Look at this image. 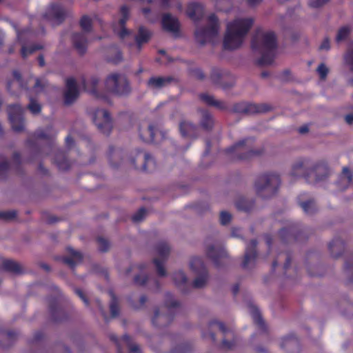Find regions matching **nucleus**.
<instances>
[{"instance_id": "nucleus-1", "label": "nucleus", "mask_w": 353, "mask_h": 353, "mask_svg": "<svg viewBox=\"0 0 353 353\" xmlns=\"http://www.w3.org/2000/svg\"><path fill=\"white\" fill-rule=\"evenodd\" d=\"M277 38L273 31H256L251 41L252 49L259 52L261 57L257 60L259 65H271L275 58L277 49Z\"/></svg>"}, {"instance_id": "nucleus-2", "label": "nucleus", "mask_w": 353, "mask_h": 353, "mask_svg": "<svg viewBox=\"0 0 353 353\" xmlns=\"http://www.w3.org/2000/svg\"><path fill=\"white\" fill-rule=\"evenodd\" d=\"M327 163L320 161L313 165L307 158L299 159L292 165L290 175L292 177H303L307 183L323 181L329 175Z\"/></svg>"}, {"instance_id": "nucleus-3", "label": "nucleus", "mask_w": 353, "mask_h": 353, "mask_svg": "<svg viewBox=\"0 0 353 353\" xmlns=\"http://www.w3.org/2000/svg\"><path fill=\"white\" fill-rule=\"evenodd\" d=\"M253 23L252 18H238L229 22L223 38V48L232 50L240 48Z\"/></svg>"}, {"instance_id": "nucleus-4", "label": "nucleus", "mask_w": 353, "mask_h": 353, "mask_svg": "<svg viewBox=\"0 0 353 353\" xmlns=\"http://www.w3.org/2000/svg\"><path fill=\"white\" fill-rule=\"evenodd\" d=\"M52 127H48L46 129H39L33 134L35 141L45 140L47 144L45 147L38 150L39 153H45L46 155L54 154L53 163L60 170H68L71 164L67 159L64 150L57 147L55 141L53 140L50 132Z\"/></svg>"}, {"instance_id": "nucleus-5", "label": "nucleus", "mask_w": 353, "mask_h": 353, "mask_svg": "<svg viewBox=\"0 0 353 353\" xmlns=\"http://www.w3.org/2000/svg\"><path fill=\"white\" fill-rule=\"evenodd\" d=\"M254 139L245 138L225 149L224 152L231 161H248L264 152L263 148L254 149Z\"/></svg>"}, {"instance_id": "nucleus-6", "label": "nucleus", "mask_w": 353, "mask_h": 353, "mask_svg": "<svg viewBox=\"0 0 353 353\" xmlns=\"http://www.w3.org/2000/svg\"><path fill=\"white\" fill-rule=\"evenodd\" d=\"M281 185V178L275 173L259 176L255 182L256 194L263 199H269L276 194Z\"/></svg>"}, {"instance_id": "nucleus-7", "label": "nucleus", "mask_w": 353, "mask_h": 353, "mask_svg": "<svg viewBox=\"0 0 353 353\" xmlns=\"http://www.w3.org/2000/svg\"><path fill=\"white\" fill-rule=\"evenodd\" d=\"M208 21L207 26L199 28L194 32L196 41L202 46L207 43H213L219 32V24L217 17L212 14L208 16Z\"/></svg>"}, {"instance_id": "nucleus-8", "label": "nucleus", "mask_w": 353, "mask_h": 353, "mask_svg": "<svg viewBox=\"0 0 353 353\" xmlns=\"http://www.w3.org/2000/svg\"><path fill=\"white\" fill-rule=\"evenodd\" d=\"M105 87L110 92L118 96H127L131 92L128 79L117 73L112 74L107 77Z\"/></svg>"}, {"instance_id": "nucleus-9", "label": "nucleus", "mask_w": 353, "mask_h": 353, "mask_svg": "<svg viewBox=\"0 0 353 353\" xmlns=\"http://www.w3.org/2000/svg\"><path fill=\"white\" fill-rule=\"evenodd\" d=\"M54 290L57 293L56 297H50L48 299L49 311L51 319L54 322H62L68 318L65 310L61 305L65 299L57 287H54Z\"/></svg>"}, {"instance_id": "nucleus-10", "label": "nucleus", "mask_w": 353, "mask_h": 353, "mask_svg": "<svg viewBox=\"0 0 353 353\" xmlns=\"http://www.w3.org/2000/svg\"><path fill=\"white\" fill-rule=\"evenodd\" d=\"M279 234L283 243L298 242L307 239L304 230L296 223H291L288 226L281 228Z\"/></svg>"}, {"instance_id": "nucleus-11", "label": "nucleus", "mask_w": 353, "mask_h": 353, "mask_svg": "<svg viewBox=\"0 0 353 353\" xmlns=\"http://www.w3.org/2000/svg\"><path fill=\"white\" fill-rule=\"evenodd\" d=\"M190 266L191 270L198 276L194 280L192 287L194 288H201L205 286L208 279V271L201 257L194 256L191 259Z\"/></svg>"}, {"instance_id": "nucleus-12", "label": "nucleus", "mask_w": 353, "mask_h": 353, "mask_svg": "<svg viewBox=\"0 0 353 353\" xmlns=\"http://www.w3.org/2000/svg\"><path fill=\"white\" fill-rule=\"evenodd\" d=\"M271 110L272 107L266 103H253L244 101L235 103L232 108L234 112L245 114L265 113Z\"/></svg>"}, {"instance_id": "nucleus-13", "label": "nucleus", "mask_w": 353, "mask_h": 353, "mask_svg": "<svg viewBox=\"0 0 353 353\" xmlns=\"http://www.w3.org/2000/svg\"><path fill=\"white\" fill-rule=\"evenodd\" d=\"M8 114L12 130L21 132L24 128V108L19 104L9 105Z\"/></svg>"}, {"instance_id": "nucleus-14", "label": "nucleus", "mask_w": 353, "mask_h": 353, "mask_svg": "<svg viewBox=\"0 0 353 353\" xmlns=\"http://www.w3.org/2000/svg\"><path fill=\"white\" fill-rule=\"evenodd\" d=\"M93 121L101 132L110 135L112 129V120L108 110H97L93 116Z\"/></svg>"}, {"instance_id": "nucleus-15", "label": "nucleus", "mask_w": 353, "mask_h": 353, "mask_svg": "<svg viewBox=\"0 0 353 353\" xmlns=\"http://www.w3.org/2000/svg\"><path fill=\"white\" fill-rule=\"evenodd\" d=\"M155 250L159 257L154 259L153 263L156 266L158 275L164 276L166 275L164 263L170 254V248L166 242L163 241L157 244Z\"/></svg>"}, {"instance_id": "nucleus-16", "label": "nucleus", "mask_w": 353, "mask_h": 353, "mask_svg": "<svg viewBox=\"0 0 353 353\" xmlns=\"http://www.w3.org/2000/svg\"><path fill=\"white\" fill-rule=\"evenodd\" d=\"M207 256L212 260L216 268H220L225 264L228 258V254L222 247L216 248L214 245L208 246L206 250Z\"/></svg>"}, {"instance_id": "nucleus-17", "label": "nucleus", "mask_w": 353, "mask_h": 353, "mask_svg": "<svg viewBox=\"0 0 353 353\" xmlns=\"http://www.w3.org/2000/svg\"><path fill=\"white\" fill-rule=\"evenodd\" d=\"M67 15L64 8L58 3H52L46 10L43 17L49 21H54L57 25L61 24Z\"/></svg>"}, {"instance_id": "nucleus-18", "label": "nucleus", "mask_w": 353, "mask_h": 353, "mask_svg": "<svg viewBox=\"0 0 353 353\" xmlns=\"http://www.w3.org/2000/svg\"><path fill=\"white\" fill-rule=\"evenodd\" d=\"M258 242L256 239H252L247 245L244 259L241 264L243 269H248L250 266H254L257 258L256 246Z\"/></svg>"}, {"instance_id": "nucleus-19", "label": "nucleus", "mask_w": 353, "mask_h": 353, "mask_svg": "<svg viewBox=\"0 0 353 353\" xmlns=\"http://www.w3.org/2000/svg\"><path fill=\"white\" fill-rule=\"evenodd\" d=\"M66 91L64 93V103L65 105L73 103L79 97V90L74 78L70 77L66 79Z\"/></svg>"}, {"instance_id": "nucleus-20", "label": "nucleus", "mask_w": 353, "mask_h": 353, "mask_svg": "<svg viewBox=\"0 0 353 353\" xmlns=\"http://www.w3.org/2000/svg\"><path fill=\"white\" fill-rule=\"evenodd\" d=\"M179 128L183 137L196 139L199 137V127L191 121L182 120Z\"/></svg>"}, {"instance_id": "nucleus-21", "label": "nucleus", "mask_w": 353, "mask_h": 353, "mask_svg": "<svg viewBox=\"0 0 353 353\" xmlns=\"http://www.w3.org/2000/svg\"><path fill=\"white\" fill-rule=\"evenodd\" d=\"M162 27L164 30L171 32L175 36H178L180 32V23L176 17L170 14H165L162 17Z\"/></svg>"}, {"instance_id": "nucleus-22", "label": "nucleus", "mask_w": 353, "mask_h": 353, "mask_svg": "<svg viewBox=\"0 0 353 353\" xmlns=\"http://www.w3.org/2000/svg\"><path fill=\"white\" fill-rule=\"evenodd\" d=\"M157 126L154 124H146L143 123L139 128V134L140 139L145 143H153Z\"/></svg>"}, {"instance_id": "nucleus-23", "label": "nucleus", "mask_w": 353, "mask_h": 353, "mask_svg": "<svg viewBox=\"0 0 353 353\" xmlns=\"http://www.w3.org/2000/svg\"><path fill=\"white\" fill-rule=\"evenodd\" d=\"M99 82V79L97 77H91L89 81H87L85 78L82 79L81 83L83 88L87 92L91 93L96 98H103L108 103H110L109 99L106 97L100 96L97 91V85Z\"/></svg>"}, {"instance_id": "nucleus-24", "label": "nucleus", "mask_w": 353, "mask_h": 353, "mask_svg": "<svg viewBox=\"0 0 353 353\" xmlns=\"http://www.w3.org/2000/svg\"><path fill=\"white\" fill-rule=\"evenodd\" d=\"M66 250L69 255L63 256L62 261L71 268H74L77 264L81 263L83 256L80 252L74 250L71 247H68Z\"/></svg>"}, {"instance_id": "nucleus-25", "label": "nucleus", "mask_w": 353, "mask_h": 353, "mask_svg": "<svg viewBox=\"0 0 353 353\" xmlns=\"http://www.w3.org/2000/svg\"><path fill=\"white\" fill-rule=\"evenodd\" d=\"M228 75L229 73L223 72L219 68H212L210 74V79L214 84L219 85L223 89H226L232 86V83H228L223 81V79Z\"/></svg>"}, {"instance_id": "nucleus-26", "label": "nucleus", "mask_w": 353, "mask_h": 353, "mask_svg": "<svg viewBox=\"0 0 353 353\" xmlns=\"http://www.w3.org/2000/svg\"><path fill=\"white\" fill-rule=\"evenodd\" d=\"M186 13L194 21H199L203 15V7L201 3L192 2L188 5Z\"/></svg>"}, {"instance_id": "nucleus-27", "label": "nucleus", "mask_w": 353, "mask_h": 353, "mask_svg": "<svg viewBox=\"0 0 353 353\" xmlns=\"http://www.w3.org/2000/svg\"><path fill=\"white\" fill-rule=\"evenodd\" d=\"M345 243L339 237H335L329 243L328 249L333 258L338 259L342 256L345 250Z\"/></svg>"}, {"instance_id": "nucleus-28", "label": "nucleus", "mask_w": 353, "mask_h": 353, "mask_svg": "<svg viewBox=\"0 0 353 353\" xmlns=\"http://www.w3.org/2000/svg\"><path fill=\"white\" fill-rule=\"evenodd\" d=\"M215 325L218 327L219 331L223 334L230 332L223 323L215 320L210 321L208 325L209 332H203L202 336L205 339H210L213 343L216 342V336L214 332L212 331V329Z\"/></svg>"}, {"instance_id": "nucleus-29", "label": "nucleus", "mask_w": 353, "mask_h": 353, "mask_svg": "<svg viewBox=\"0 0 353 353\" xmlns=\"http://www.w3.org/2000/svg\"><path fill=\"white\" fill-rule=\"evenodd\" d=\"M120 13L121 14V18L119 19V23L121 29L118 32V34L120 38L123 39L125 36L130 34V31L125 28V23L128 20L130 15L129 8L125 5L122 6L120 8Z\"/></svg>"}, {"instance_id": "nucleus-30", "label": "nucleus", "mask_w": 353, "mask_h": 353, "mask_svg": "<svg viewBox=\"0 0 353 353\" xmlns=\"http://www.w3.org/2000/svg\"><path fill=\"white\" fill-rule=\"evenodd\" d=\"M72 40L74 48L80 54H83L87 50V39L84 33L77 32L74 33L72 37Z\"/></svg>"}, {"instance_id": "nucleus-31", "label": "nucleus", "mask_w": 353, "mask_h": 353, "mask_svg": "<svg viewBox=\"0 0 353 353\" xmlns=\"http://www.w3.org/2000/svg\"><path fill=\"white\" fill-rule=\"evenodd\" d=\"M174 81L171 76L168 77H152L147 82L148 87L152 88H162Z\"/></svg>"}, {"instance_id": "nucleus-32", "label": "nucleus", "mask_w": 353, "mask_h": 353, "mask_svg": "<svg viewBox=\"0 0 353 353\" xmlns=\"http://www.w3.org/2000/svg\"><path fill=\"white\" fill-rule=\"evenodd\" d=\"M28 34V31H22L18 32L17 39L22 43V48L21 50V57L23 59H26L30 54L34 53L35 51L41 50L43 48V46L40 44H34L31 45L29 47H27L24 45L22 41V37Z\"/></svg>"}, {"instance_id": "nucleus-33", "label": "nucleus", "mask_w": 353, "mask_h": 353, "mask_svg": "<svg viewBox=\"0 0 353 353\" xmlns=\"http://www.w3.org/2000/svg\"><path fill=\"white\" fill-rule=\"evenodd\" d=\"M172 279L176 286L179 288L183 293L185 294L188 292L190 285L188 282V278L183 271L179 270L174 272Z\"/></svg>"}, {"instance_id": "nucleus-34", "label": "nucleus", "mask_w": 353, "mask_h": 353, "mask_svg": "<svg viewBox=\"0 0 353 353\" xmlns=\"http://www.w3.org/2000/svg\"><path fill=\"white\" fill-rule=\"evenodd\" d=\"M250 310L251 316L253 319L254 323L256 325L258 329L261 331V332H266L268 330L267 325L263 321L258 307L253 305H250Z\"/></svg>"}, {"instance_id": "nucleus-35", "label": "nucleus", "mask_w": 353, "mask_h": 353, "mask_svg": "<svg viewBox=\"0 0 353 353\" xmlns=\"http://www.w3.org/2000/svg\"><path fill=\"white\" fill-rule=\"evenodd\" d=\"M172 319V314H161L159 310L157 308L154 311V315L152 319V323L155 327H162L170 323Z\"/></svg>"}, {"instance_id": "nucleus-36", "label": "nucleus", "mask_w": 353, "mask_h": 353, "mask_svg": "<svg viewBox=\"0 0 353 353\" xmlns=\"http://www.w3.org/2000/svg\"><path fill=\"white\" fill-rule=\"evenodd\" d=\"M352 182V174L347 168H343L342 174L340 175L339 181L336 183L337 188L341 190H345Z\"/></svg>"}, {"instance_id": "nucleus-37", "label": "nucleus", "mask_w": 353, "mask_h": 353, "mask_svg": "<svg viewBox=\"0 0 353 353\" xmlns=\"http://www.w3.org/2000/svg\"><path fill=\"white\" fill-rule=\"evenodd\" d=\"M151 37L150 32L143 26L139 28L138 34L135 37L136 46L139 51L141 50V46L143 43L149 41Z\"/></svg>"}, {"instance_id": "nucleus-38", "label": "nucleus", "mask_w": 353, "mask_h": 353, "mask_svg": "<svg viewBox=\"0 0 353 353\" xmlns=\"http://www.w3.org/2000/svg\"><path fill=\"white\" fill-rule=\"evenodd\" d=\"M307 196V194H301L298 198L297 201L300 207L303 209L305 213L312 214L316 211V204L313 199H308L305 201L302 200V197Z\"/></svg>"}, {"instance_id": "nucleus-39", "label": "nucleus", "mask_w": 353, "mask_h": 353, "mask_svg": "<svg viewBox=\"0 0 353 353\" xmlns=\"http://www.w3.org/2000/svg\"><path fill=\"white\" fill-rule=\"evenodd\" d=\"M281 347L282 349H293L297 350L300 349V342L297 337L294 334H290L282 339L281 343Z\"/></svg>"}, {"instance_id": "nucleus-40", "label": "nucleus", "mask_w": 353, "mask_h": 353, "mask_svg": "<svg viewBox=\"0 0 353 353\" xmlns=\"http://www.w3.org/2000/svg\"><path fill=\"white\" fill-rule=\"evenodd\" d=\"M1 269L4 271L16 274H23L21 266L16 261L11 259H4L2 261Z\"/></svg>"}, {"instance_id": "nucleus-41", "label": "nucleus", "mask_w": 353, "mask_h": 353, "mask_svg": "<svg viewBox=\"0 0 353 353\" xmlns=\"http://www.w3.org/2000/svg\"><path fill=\"white\" fill-rule=\"evenodd\" d=\"M201 118L199 122L200 127L206 131H210L214 126V119L207 110H201Z\"/></svg>"}, {"instance_id": "nucleus-42", "label": "nucleus", "mask_w": 353, "mask_h": 353, "mask_svg": "<svg viewBox=\"0 0 353 353\" xmlns=\"http://www.w3.org/2000/svg\"><path fill=\"white\" fill-rule=\"evenodd\" d=\"M199 98L201 101H203L205 103H206L208 105L214 106L220 110L226 109V105L223 101L216 100L211 95L203 93L199 95Z\"/></svg>"}, {"instance_id": "nucleus-43", "label": "nucleus", "mask_w": 353, "mask_h": 353, "mask_svg": "<svg viewBox=\"0 0 353 353\" xmlns=\"http://www.w3.org/2000/svg\"><path fill=\"white\" fill-rule=\"evenodd\" d=\"M236 207L240 211L249 212L252 210L254 206V201L253 200H248L245 198H239L236 201Z\"/></svg>"}, {"instance_id": "nucleus-44", "label": "nucleus", "mask_w": 353, "mask_h": 353, "mask_svg": "<svg viewBox=\"0 0 353 353\" xmlns=\"http://www.w3.org/2000/svg\"><path fill=\"white\" fill-rule=\"evenodd\" d=\"M144 162L142 165V170L144 172H151L155 168V161L150 154L148 152L143 153Z\"/></svg>"}, {"instance_id": "nucleus-45", "label": "nucleus", "mask_w": 353, "mask_h": 353, "mask_svg": "<svg viewBox=\"0 0 353 353\" xmlns=\"http://www.w3.org/2000/svg\"><path fill=\"white\" fill-rule=\"evenodd\" d=\"M9 168L10 163L6 157L0 154V180L6 178Z\"/></svg>"}, {"instance_id": "nucleus-46", "label": "nucleus", "mask_w": 353, "mask_h": 353, "mask_svg": "<svg viewBox=\"0 0 353 353\" xmlns=\"http://www.w3.org/2000/svg\"><path fill=\"white\" fill-rule=\"evenodd\" d=\"M110 294L111 296V302L110 304V310L111 312V316L113 318L117 317L119 314V307L117 299L112 291H110Z\"/></svg>"}, {"instance_id": "nucleus-47", "label": "nucleus", "mask_w": 353, "mask_h": 353, "mask_svg": "<svg viewBox=\"0 0 353 353\" xmlns=\"http://www.w3.org/2000/svg\"><path fill=\"white\" fill-rule=\"evenodd\" d=\"M344 271L349 277V282H353V255L345 259Z\"/></svg>"}, {"instance_id": "nucleus-48", "label": "nucleus", "mask_w": 353, "mask_h": 353, "mask_svg": "<svg viewBox=\"0 0 353 353\" xmlns=\"http://www.w3.org/2000/svg\"><path fill=\"white\" fill-rule=\"evenodd\" d=\"M165 305L168 307L169 312L171 313L173 309H177L180 306V303L172 299V295L171 293L168 292L165 294Z\"/></svg>"}, {"instance_id": "nucleus-49", "label": "nucleus", "mask_w": 353, "mask_h": 353, "mask_svg": "<svg viewBox=\"0 0 353 353\" xmlns=\"http://www.w3.org/2000/svg\"><path fill=\"white\" fill-rule=\"evenodd\" d=\"M111 51H112L115 55L114 57L108 56V61L114 64H117L122 61L123 57L121 50L116 46H112L110 48Z\"/></svg>"}, {"instance_id": "nucleus-50", "label": "nucleus", "mask_w": 353, "mask_h": 353, "mask_svg": "<svg viewBox=\"0 0 353 353\" xmlns=\"http://www.w3.org/2000/svg\"><path fill=\"white\" fill-rule=\"evenodd\" d=\"M121 153V151L120 150H116L113 146H110L108 156L110 164L112 168H117L120 165V163H114L113 161V158L114 157H120Z\"/></svg>"}, {"instance_id": "nucleus-51", "label": "nucleus", "mask_w": 353, "mask_h": 353, "mask_svg": "<svg viewBox=\"0 0 353 353\" xmlns=\"http://www.w3.org/2000/svg\"><path fill=\"white\" fill-rule=\"evenodd\" d=\"M122 340L129 347L130 353H141L139 346L138 345L132 343V339L130 336L128 334H124L122 336Z\"/></svg>"}, {"instance_id": "nucleus-52", "label": "nucleus", "mask_w": 353, "mask_h": 353, "mask_svg": "<svg viewBox=\"0 0 353 353\" xmlns=\"http://www.w3.org/2000/svg\"><path fill=\"white\" fill-rule=\"evenodd\" d=\"M0 333L8 341V345H11L17 339L19 332L16 330L2 331Z\"/></svg>"}, {"instance_id": "nucleus-53", "label": "nucleus", "mask_w": 353, "mask_h": 353, "mask_svg": "<svg viewBox=\"0 0 353 353\" xmlns=\"http://www.w3.org/2000/svg\"><path fill=\"white\" fill-rule=\"evenodd\" d=\"M350 33V28L349 26H345L341 28L336 37V40L337 42H340L344 41L349 36Z\"/></svg>"}, {"instance_id": "nucleus-54", "label": "nucleus", "mask_w": 353, "mask_h": 353, "mask_svg": "<svg viewBox=\"0 0 353 353\" xmlns=\"http://www.w3.org/2000/svg\"><path fill=\"white\" fill-rule=\"evenodd\" d=\"M80 26L84 32H90L92 30L91 19L87 15L83 16L80 20Z\"/></svg>"}, {"instance_id": "nucleus-55", "label": "nucleus", "mask_w": 353, "mask_h": 353, "mask_svg": "<svg viewBox=\"0 0 353 353\" xmlns=\"http://www.w3.org/2000/svg\"><path fill=\"white\" fill-rule=\"evenodd\" d=\"M28 109L33 114H39L41 110V105L37 103L33 98H30V103L28 105Z\"/></svg>"}, {"instance_id": "nucleus-56", "label": "nucleus", "mask_w": 353, "mask_h": 353, "mask_svg": "<svg viewBox=\"0 0 353 353\" xmlns=\"http://www.w3.org/2000/svg\"><path fill=\"white\" fill-rule=\"evenodd\" d=\"M17 216L15 210L0 211V219L5 221H11Z\"/></svg>"}, {"instance_id": "nucleus-57", "label": "nucleus", "mask_w": 353, "mask_h": 353, "mask_svg": "<svg viewBox=\"0 0 353 353\" xmlns=\"http://www.w3.org/2000/svg\"><path fill=\"white\" fill-rule=\"evenodd\" d=\"M97 241L98 243L99 250L101 252H105L108 250V249L110 248V243L108 241H107L106 239H105L103 237H98L97 239Z\"/></svg>"}, {"instance_id": "nucleus-58", "label": "nucleus", "mask_w": 353, "mask_h": 353, "mask_svg": "<svg viewBox=\"0 0 353 353\" xmlns=\"http://www.w3.org/2000/svg\"><path fill=\"white\" fill-rule=\"evenodd\" d=\"M146 214V210L144 208H141L132 216V220L134 223L141 221Z\"/></svg>"}, {"instance_id": "nucleus-59", "label": "nucleus", "mask_w": 353, "mask_h": 353, "mask_svg": "<svg viewBox=\"0 0 353 353\" xmlns=\"http://www.w3.org/2000/svg\"><path fill=\"white\" fill-rule=\"evenodd\" d=\"M47 85V82L41 79L37 78L33 86L34 91L38 93L42 92Z\"/></svg>"}, {"instance_id": "nucleus-60", "label": "nucleus", "mask_w": 353, "mask_h": 353, "mask_svg": "<svg viewBox=\"0 0 353 353\" xmlns=\"http://www.w3.org/2000/svg\"><path fill=\"white\" fill-rule=\"evenodd\" d=\"M12 74H13L14 79L19 83V86L21 89H23V90L28 89L27 84L23 82L21 75V73L18 70H14L12 72Z\"/></svg>"}, {"instance_id": "nucleus-61", "label": "nucleus", "mask_w": 353, "mask_h": 353, "mask_svg": "<svg viewBox=\"0 0 353 353\" xmlns=\"http://www.w3.org/2000/svg\"><path fill=\"white\" fill-rule=\"evenodd\" d=\"M232 219V215L225 211H222L220 214V222L222 225L228 224Z\"/></svg>"}, {"instance_id": "nucleus-62", "label": "nucleus", "mask_w": 353, "mask_h": 353, "mask_svg": "<svg viewBox=\"0 0 353 353\" xmlns=\"http://www.w3.org/2000/svg\"><path fill=\"white\" fill-rule=\"evenodd\" d=\"M148 280L147 275L137 274L134 278V282L135 284L139 285H144Z\"/></svg>"}, {"instance_id": "nucleus-63", "label": "nucleus", "mask_w": 353, "mask_h": 353, "mask_svg": "<svg viewBox=\"0 0 353 353\" xmlns=\"http://www.w3.org/2000/svg\"><path fill=\"white\" fill-rule=\"evenodd\" d=\"M321 79H325L328 73V69L325 64L321 63L317 68Z\"/></svg>"}, {"instance_id": "nucleus-64", "label": "nucleus", "mask_w": 353, "mask_h": 353, "mask_svg": "<svg viewBox=\"0 0 353 353\" xmlns=\"http://www.w3.org/2000/svg\"><path fill=\"white\" fill-rule=\"evenodd\" d=\"M345 63L350 66V69L353 71V50L348 52L345 55Z\"/></svg>"}]
</instances>
